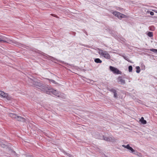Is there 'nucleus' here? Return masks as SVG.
Segmentation results:
<instances>
[{
    "label": "nucleus",
    "mask_w": 157,
    "mask_h": 157,
    "mask_svg": "<svg viewBox=\"0 0 157 157\" xmlns=\"http://www.w3.org/2000/svg\"><path fill=\"white\" fill-rule=\"evenodd\" d=\"M32 82V84L34 87L40 89L44 92L48 89V85L43 84L40 81H33Z\"/></svg>",
    "instance_id": "obj_1"
},
{
    "label": "nucleus",
    "mask_w": 157,
    "mask_h": 157,
    "mask_svg": "<svg viewBox=\"0 0 157 157\" xmlns=\"http://www.w3.org/2000/svg\"><path fill=\"white\" fill-rule=\"evenodd\" d=\"M48 89L45 92L47 94H52L57 97H59V95L60 94L59 92H58L48 86Z\"/></svg>",
    "instance_id": "obj_2"
},
{
    "label": "nucleus",
    "mask_w": 157,
    "mask_h": 157,
    "mask_svg": "<svg viewBox=\"0 0 157 157\" xmlns=\"http://www.w3.org/2000/svg\"><path fill=\"white\" fill-rule=\"evenodd\" d=\"M99 53L101 54L102 56L104 57L107 59H109L110 58V56L107 51H103L101 49H99Z\"/></svg>",
    "instance_id": "obj_3"
},
{
    "label": "nucleus",
    "mask_w": 157,
    "mask_h": 157,
    "mask_svg": "<svg viewBox=\"0 0 157 157\" xmlns=\"http://www.w3.org/2000/svg\"><path fill=\"white\" fill-rule=\"evenodd\" d=\"M110 70L113 72L114 74H121V72L117 68L113 67L110 66L109 67Z\"/></svg>",
    "instance_id": "obj_4"
},
{
    "label": "nucleus",
    "mask_w": 157,
    "mask_h": 157,
    "mask_svg": "<svg viewBox=\"0 0 157 157\" xmlns=\"http://www.w3.org/2000/svg\"><path fill=\"white\" fill-rule=\"evenodd\" d=\"M113 13L114 15H115L119 19H121L123 18L124 16H125L124 14H121L117 11L113 12Z\"/></svg>",
    "instance_id": "obj_5"
},
{
    "label": "nucleus",
    "mask_w": 157,
    "mask_h": 157,
    "mask_svg": "<svg viewBox=\"0 0 157 157\" xmlns=\"http://www.w3.org/2000/svg\"><path fill=\"white\" fill-rule=\"evenodd\" d=\"M0 96L1 97L5 98L8 100H10V97L8 96L7 94L4 93V92L0 90Z\"/></svg>",
    "instance_id": "obj_6"
},
{
    "label": "nucleus",
    "mask_w": 157,
    "mask_h": 157,
    "mask_svg": "<svg viewBox=\"0 0 157 157\" xmlns=\"http://www.w3.org/2000/svg\"><path fill=\"white\" fill-rule=\"evenodd\" d=\"M108 90L109 91L113 93V94H114L113 97L114 98H118V96H117V91L115 89H113V88H112V89H108Z\"/></svg>",
    "instance_id": "obj_7"
},
{
    "label": "nucleus",
    "mask_w": 157,
    "mask_h": 157,
    "mask_svg": "<svg viewBox=\"0 0 157 157\" xmlns=\"http://www.w3.org/2000/svg\"><path fill=\"white\" fill-rule=\"evenodd\" d=\"M7 38L6 37L3 36L2 35L0 36V42H3L4 43H7L8 42L6 41V39Z\"/></svg>",
    "instance_id": "obj_8"
},
{
    "label": "nucleus",
    "mask_w": 157,
    "mask_h": 157,
    "mask_svg": "<svg viewBox=\"0 0 157 157\" xmlns=\"http://www.w3.org/2000/svg\"><path fill=\"white\" fill-rule=\"evenodd\" d=\"M118 81L120 82L119 83L120 84H124L125 83V80L123 79L122 77L119 76L118 78Z\"/></svg>",
    "instance_id": "obj_9"
},
{
    "label": "nucleus",
    "mask_w": 157,
    "mask_h": 157,
    "mask_svg": "<svg viewBox=\"0 0 157 157\" xmlns=\"http://www.w3.org/2000/svg\"><path fill=\"white\" fill-rule=\"evenodd\" d=\"M16 120L18 121H22L23 122H25V119L24 118L20 116H17Z\"/></svg>",
    "instance_id": "obj_10"
},
{
    "label": "nucleus",
    "mask_w": 157,
    "mask_h": 157,
    "mask_svg": "<svg viewBox=\"0 0 157 157\" xmlns=\"http://www.w3.org/2000/svg\"><path fill=\"white\" fill-rule=\"evenodd\" d=\"M9 116L12 118H14L16 119L17 116L15 114L10 113L9 114Z\"/></svg>",
    "instance_id": "obj_11"
},
{
    "label": "nucleus",
    "mask_w": 157,
    "mask_h": 157,
    "mask_svg": "<svg viewBox=\"0 0 157 157\" xmlns=\"http://www.w3.org/2000/svg\"><path fill=\"white\" fill-rule=\"evenodd\" d=\"M128 149L129 150L131 151V152L134 154H136V153H137V152L136 151L134 150L130 146L128 147Z\"/></svg>",
    "instance_id": "obj_12"
},
{
    "label": "nucleus",
    "mask_w": 157,
    "mask_h": 157,
    "mask_svg": "<svg viewBox=\"0 0 157 157\" xmlns=\"http://www.w3.org/2000/svg\"><path fill=\"white\" fill-rule=\"evenodd\" d=\"M140 121L141 123L143 124H145L147 123V121L146 120H144L143 117H141V119L140 120Z\"/></svg>",
    "instance_id": "obj_13"
},
{
    "label": "nucleus",
    "mask_w": 157,
    "mask_h": 157,
    "mask_svg": "<svg viewBox=\"0 0 157 157\" xmlns=\"http://www.w3.org/2000/svg\"><path fill=\"white\" fill-rule=\"evenodd\" d=\"M123 56V57L127 61L129 62H130V63H133V62H132L130 60H129L128 59V57L127 56H126L124 55V56Z\"/></svg>",
    "instance_id": "obj_14"
},
{
    "label": "nucleus",
    "mask_w": 157,
    "mask_h": 157,
    "mask_svg": "<svg viewBox=\"0 0 157 157\" xmlns=\"http://www.w3.org/2000/svg\"><path fill=\"white\" fill-rule=\"evenodd\" d=\"M109 141L112 142H115L117 140V139L113 137H109Z\"/></svg>",
    "instance_id": "obj_15"
},
{
    "label": "nucleus",
    "mask_w": 157,
    "mask_h": 157,
    "mask_svg": "<svg viewBox=\"0 0 157 157\" xmlns=\"http://www.w3.org/2000/svg\"><path fill=\"white\" fill-rule=\"evenodd\" d=\"M94 61L97 63H101L102 61L99 58H96L94 59Z\"/></svg>",
    "instance_id": "obj_16"
},
{
    "label": "nucleus",
    "mask_w": 157,
    "mask_h": 157,
    "mask_svg": "<svg viewBox=\"0 0 157 157\" xmlns=\"http://www.w3.org/2000/svg\"><path fill=\"white\" fill-rule=\"evenodd\" d=\"M103 139L105 141H109V140H110L109 139V137H107L106 136H103Z\"/></svg>",
    "instance_id": "obj_17"
},
{
    "label": "nucleus",
    "mask_w": 157,
    "mask_h": 157,
    "mask_svg": "<svg viewBox=\"0 0 157 157\" xmlns=\"http://www.w3.org/2000/svg\"><path fill=\"white\" fill-rule=\"evenodd\" d=\"M6 41L8 42L7 43H9L11 44H12L14 43L13 40H10L8 38H7V39H6Z\"/></svg>",
    "instance_id": "obj_18"
},
{
    "label": "nucleus",
    "mask_w": 157,
    "mask_h": 157,
    "mask_svg": "<svg viewBox=\"0 0 157 157\" xmlns=\"http://www.w3.org/2000/svg\"><path fill=\"white\" fill-rule=\"evenodd\" d=\"M136 72L138 73H139L140 71V67H139V66L136 67Z\"/></svg>",
    "instance_id": "obj_19"
},
{
    "label": "nucleus",
    "mask_w": 157,
    "mask_h": 157,
    "mask_svg": "<svg viewBox=\"0 0 157 157\" xmlns=\"http://www.w3.org/2000/svg\"><path fill=\"white\" fill-rule=\"evenodd\" d=\"M150 51L152 52H154L155 53H157V49H154V48H152V49H150Z\"/></svg>",
    "instance_id": "obj_20"
},
{
    "label": "nucleus",
    "mask_w": 157,
    "mask_h": 157,
    "mask_svg": "<svg viewBox=\"0 0 157 157\" xmlns=\"http://www.w3.org/2000/svg\"><path fill=\"white\" fill-rule=\"evenodd\" d=\"M147 35L150 37H152L153 36V34L152 32H149L147 33Z\"/></svg>",
    "instance_id": "obj_21"
},
{
    "label": "nucleus",
    "mask_w": 157,
    "mask_h": 157,
    "mask_svg": "<svg viewBox=\"0 0 157 157\" xmlns=\"http://www.w3.org/2000/svg\"><path fill=\"white\" fill-rule=\"evenodd\" d=\"M155 28L153 26H151L149 27V30L151 31H154L155 30Z\"/></svg>",
    "instance_id": "obj_22"
},
{
    "label": "nucleus",
    "mask_w": 157,
    "mask_h": 157,
    "mask_svg": "<svg viewBox=\"0 0 157 157\" xmlns=\"http://www.w3.org/2000/svg\"><path fill=\"white\" fill-rule=\"evenodd\" d=\"M132 66L130 65L128 67V71L129 72L132 71Z\"/></svg>",
    "instance_id": "obj_23"
},
{
    "label": "nucleus",
    "mask_w": 157,
    "mask_h": 157,
    "mask_svg": "<svg viewBox=\"0 0 157 157\" xmlns=\"http://www.w3.org/2000/svg\"><path fill=\"white\" fill-rule=\"evenodd\" d=\"M122 146L123 147H124L127 148L128 149L130 146L129 144H127V145H122Z\"/></svg>",
    "instance_id": "obj_24"
},
{
    "label": "nucleus",
    "mask_w": 157,
    "mask_h": 157,
    "mask_svg": "<svg viewBox=\"0 0 157 157\" xmlns=\"http://www.w3.org/2000/svg\"><path fill=\"white\" fill-rule=\"evenodd\" d=\"M50 82L54 84H56L57 83V82L55 80L52 79L50 80Z\"/></svg>",
    "instance_id": "obj_25"
},
{
    "label": "nucleus",
    "mask_w": 157,
    "mask_h": 157,
    "mask_svg": "<svg viewBox=\"0 0 157 157\" xmlns=\"http://www.w3.org/2000/svg\"><path fill=\"white\" fill-rule=\"evenodd\" d=\"M150 15H154V12H153L151 11V12H150Z\"/></svg>",
    "instance_id": "obj_26"
},
{
    "label": "nucleus",
    "mask_w": 157,
    "mask_h": 157,
    "mask_svg": "<svg viewBox=\"0 0 157 157\" xmlns=\"http://www.w3.org/2000/svg\"><path fill=\"white\" fill-rule=\"evenodd\" d=\"M52 16H54V17H56V15H55V14H52Z\"/></svg>",
    "instance_id": "obj_27"
},
{
    "label": "nucleus",
    "mask_w": 157,
    "mask_h": 157,
    "mask_svg": "<svg viewBox=\"0 0 157 157\" xmlns=\"http://www.w3.org/2000/svg\"><path fill=\"white\" fill-rule=\"evenodd\" d=\"M27 157H33L31 156L28 155L27 156Z\"/></svg>",
    "instance_id": "obj_28"
},
{
    "label": "nucleus",
    "mask_w": 157,
    "mask_h": 157,
    "mask_svg": "<svg viewBox=\"0 0 157 157\" xmlns=\"http://www.w3.org/2000/svg\"><path fill=\"white\" fill-rule=\"evenodd\" d=\"M84 33H85L87 35V32H86V31H85L84 32Z\"/></svg>",
    "instance_id": "obj_29"
}]
</instances>
